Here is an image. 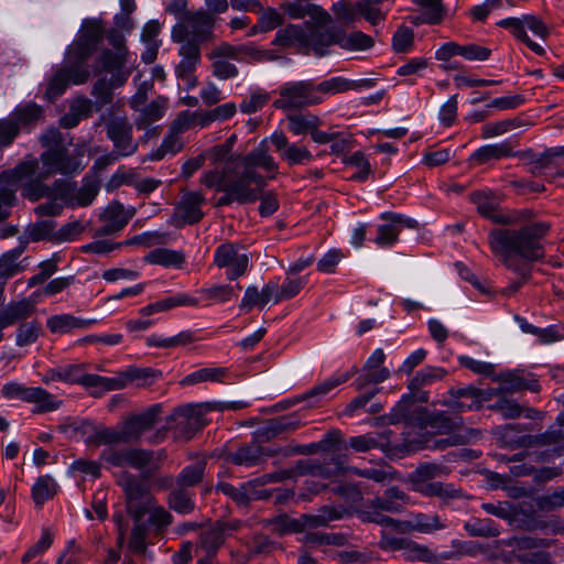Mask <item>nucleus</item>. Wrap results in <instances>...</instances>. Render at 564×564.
I'll use <instances>...</instances> for the list:
<instances>
[{"label":"nucleus","mask_w":564,"mask_h":564,"mask_svg":"<svg viewBox=\"0 0 564 564\" xmlns=\"http://www.w3.org/2000/svg\"><path fill=\"white\" fill-rule=\"evenodd\" d=\"M550 230V225L535 221L519 228H496L488 234L491 252L500 259L503 265L521 275L523 280L531 276L530 268L519 263L514 257L528 261H536L544 257L543 239Z\"/></svg>","instance_id":"obj_1"},{"label":"nucleus","mask_w":564,"mask_h":564,"mask_svg":"<svg viewBox=\"0 0 564 564\" xmlns=\"http://www.w3.org/2000/svg\"><path fill=\"white\" fill-rule=\"evenodd\" d=\"M127 51L124 46L117 45L116 51L105 50L93 65L96 76L110 74V78L101 77L93 86L91 95L98 109L109 105L113 98V90L126 84L130 76L127 65Z\"/></svg>","instance_id":"obj_2"},{"label":"nucleus","mask_w":564,"mask_h":564,"mask_svg":"<svg viewBox=\"0 0 564 564\" xmlns=\"http://www.w3.org/2000/svg\"><path fill=\"white\" fill-rule=\"evenodd\" d=\"M200 182L208 188L225 193L216 202L217 207L228 206L234 202L252 203L260 197L257 188L250 187L227 163L221 172L215 169L203 173Z\"/></svg>","instance_id":"obj_3"},{"label":"nucleus","mask_w":564,"mask_h":564,"mask_svg":"<svg viewBox=\"0 0 564 564\" xmlns=\"http://www.w3.org/2000/svg\"><path fill=\"white\" fill-rule=\"evenodd\" d=\"M268 140H263L260 144L254 148L245 156H237L227 162L232 167L236 174L239 175L250 187L253 184L258 191V195L261 189L267 185L265 177L257 172V167L262 169L269 174V178H274L278 174L279 164L274 158L269 153L267 144Z\"/></svg>","instance_id":"obj_4"},{"label":"nucleus","mask_w":564,"mask_h":564,"mask_svg":"<svg viewBox=\"0 0 564 564\" xmlns=\"http://www.w3.org/2000/svg\"><path fill=\"white\" fill-rule=\"evenodd\" d=\"M40 164L36 159L20 163L14 170L0 174V184L3 185V200L9 203L17 191L18 183L22 185V195L31 200H37L48 194L44 184L46 178L39 177Z\"/></svg>","instance_id":"obj_5"},{"label":"nucleus","mask_w":564,"mask_h":564,"mask_svg":"<svg viewBox=\"0 0 564 564\" xmlns=\"http://www.w3.org/2000/svg\"><path fill=\"white\" fill-rule=\"evenodd\" d=\"M215 23L214 15L204 9L186 12L182 21L173 26L172 41L174 43L197 44L200 47L203 42L213 36Z\"/></svg>","instance_id":"obj_6"},{"label":"nucleus","mask_w":564,"mask_h":564,"mask_svg":"<svg viewBox=\"0 0 564 564\" xmlns=\"http://www.w3.org/2000/svg\"><path fill=\"white\" fill-rule=\"evenodd\" d=\"M220 404L205 402L199 404H187L174 411L171 416L173 422L169 429L173 430L174 438L178 441H189L196 432L200 431L206 424V414L212 411H221Z\"/></svg>","instance_id":"obj_7"},{"label":"nucleus","mask_w":564,"mask_h":564,"mask_svg":"<svg viewBox=\"0 0 564 564\" xmlns=\"http://www.w3.org/2000/svg\"><path fill=\"white\" fill-rule=\"evenodd\" d=\"M84 152L80 149L69 151L65 147L45 150L37 160L40 164L39 177L48 178L55 174L65 176L78 174L85 167Z\"/></svg>","instance_id":"obj_8"},{"label":"nucleus","mask_w":564,"mask_h":564,"mask_svg":"<svg viewBox=\"0 0 564 564\" xmlns=\"http://www.w3.org/2000/svg\"><path fill=\"white\" fill-rule=\"evenodd\" d=\"M343 513V509L325 506L321 508L316 514L304 513L296 519L286 514L278 516L271 520V524L278 534L285 535L300 533L306 529L327 527L332 521L341 519Z\"/></svg>","instance_id":"obj_9"},{"label":"nucleus","mask_w":564,"mask_h":564,"mask_svg":"<svg viewBox=\"0 0 564 564\" xmlns=\"http://www.w3.org/2000/svg\"><path fill=\"white\" fill-rule=\"evenodd\" d=\"M335 20L343 25H352L365 19L370 25L377 26L386 20L387 13L380 8L369 6V0H339L332 6Z\"/></svg>","instance_id":"obj_10"},{"label":"nucleus","mask_w":564,"mask_h":564,"mask_svg":"<svg viewBox=\"0 0 564 564\" xmlns=\"http://www.w3.org/2000/svg\"><path fill=\"white\" fill-rule=\"evenodd\" d=\"M498 26L506 29L520 42L524 43L533 53L543 55L545 50L542 45L531 40L525 29H529L534 35L545 40L550 35L547 25L536 15L525 14L521 18H507L497 23Z\"/></svg>","instance_id":"obj_11"},{"label":"nucleus","mask_w":564,"mask_h":564,"mask_svg":"<svg viewBox=\"0 0 564 564\" xmlns=\"http://www.w3.org/2000/svg\"><path fill=\"white\" fill-rule=\"evenodd\" d=\"M321 104L313 80L288 82L279 88V98L273 106L278 109H300Z\"/></svg>","instance_id":"obj_12"},{"label":"nucleus","mask_w":564,"mask_h":564,"mask_svg":"<svg viewBox=\"0 0 564 564\" xmlns=\"http://www.w3.org/2000/svg\"><path fill=\"white\" fill-rule=\"evenodd\" d=\"M120 485L124 492L128 514L137 521L143 519L154 502L149 486L131 474L124 475Z\"/></svg>","instance_id":"obj_13"},{"label":"nucleus","mask_w":564,"mask_h":564,"mask_svg":"<svg viewBox=\"0 0 564 564\" xmlns=\"http://www.w3.org/2000/svg\"><path fill=\"white\" fill-rule=\"evenodd\" d=\"M160 412L161 406L156 404L140 414L129 416L118 425L120 442L124 444L138 442L155 426Z\"/></svg>","instance_id":"obj_14"},{"label":"nucleus","mask_w":564,"mask_h":564,"mask_svg":"<svg viewBox=\"0 0 564 564\" xmlns=\"http://www.w3.org/2000/svg\"><path fill=\"white\" fill-rule=\"evenodd\" d=\"M214 262L217 267L226 269V275L229 280H236L246 273L249 257L241 252L238 245L228 242L216 248Z\"/></svg>","instance_id":"obj_15"},{"label":"nucleus","mask_w":564,"mask_h":564,"mask_svg":"<svg viewBox=\"0 0 564 564\" xmlns=\"http://www.w3.org/2000/svg\"><path fill=\"white\" fill-rule=\"evenodd\" d=\"M178 55L181 61L175 66L174 73L178 82L183 83L185 90H192L198 84L197 76L195 75L198 65L200 64V47L197 44L177 43Z\"/></svg>","instance_id":"obj_16"},{"label":"nucleus","mask_w":564,"mask_h":564,"mask_svg":"<svg viewBox=\"0 0 564 564\" xmlns=\"http://www.w3.org/2000/svg\"><path fill=\"white\" fill-rule=\"evenodd\" d=\"M89 77L90 73L85 67H61L48 80L45 97L53 101L65 93L69 84L82 85Z\"/></svg>","instance_id":"obj_17"},{"label":"nucleus","mask_w":564,"mask_h":564,"mask_svg":"<svg viewBox=\"0 0 564 564\" xmlns=\"http://www.w3.org/2000/svg\"><path fill=\"white\" fill-rule=\"evenodd\" d=\"M427 401L429 393L426 391H411L410 394L403 395L392 409L389 415L390 422L395 424L403 421L413 424L416 421H422V417L427 414V411L426 409L414 406V403H426Z\"/></svg>","instance_id":"obj_18"},{"label":"nucleus","mask_w":564,"mask_h":564,"mask_svg":"<svg viewBox=\"0 0 564 564\" xmlns=\"http://www.w3.org/2000/svg\"><path fill=\"white\" fill-rule=\"evenodd\" d=\"M56 186L65 203L72 207L89 206L99 192V182L90 177H84L79 188L72 182H57Z\"/></svg>","instance_id":"obj_19"},{"label":"nucleus","mask_w":564,"mask_h":564,"mask_svg":"<svg viewBox=\"0 0 564 564\" xmlns=\"http://www.w3.org/2000/svg\"><path fill=\"white\" fill-rule=\"evenodd\" d=\"M204 203L205 197L200 193H184L175 207V212L170 219V224L175 227L197 224L204 216L202 212V205Z\"/></svg>","instance_id":"obj_20"},{"label":"nucleus","mask_w":564,"mask_h":564,"mask_svg":"<svg viewBox=\"0 0 564 564\" xmlns=\"http://www.w3.org/2000/svg\"><path fill=\"white\" fill-rule=\"evenodd\" d=\"M386 354L382 348H377L366 360L360 375L354 382L357 390L365 389L368 384H378L390 378V369L384 367Z\"/></svg>","instance_id":"obj_21"},{"label":"nucleus","mask_w":564,"mask_h":564,"mask_svg":"<svg viewBox=\"0 0 564 564\" xmlns=\"http://www.w3.org/2000/svg\"><path fill=\"white\" fill-rule=\"evenodd\" d=\"M269 140L279 153L281 160L290 166L307 164L314 158L305 145L290 142L289 138L283 132H274Z\"/></svg>","instance_id":"obj_22"},{"label":"nucleus","mask_w":564,"mask_h":564,"mask_svg":"<svg viewBox=\"0 0 564 564\" xmlns=\"http://www.w3.org/2000/svg\"><path fill=\"white\" fill-rule=\"evenodd\" d=\"M107 135L113 142L115 153L121 156L132 155L137 143L132 139V124L127 118H113L107 123Z\"/></svg>","instance_id":"obj_23"},{"label":"nucleus","mask_w":564,"mask_h":564,"mask_svg":"<svg viewBox=\"0 0 564 564\" xmlns=\"http://www.w3.org/2000/svg\"><path fill=\"white\" fill-rule=\"evenodd\" d=\"M134 209H126L122 204L112 202L100 215L102 225L96 230V234L109 236L121 231L134 216Z\"/></svg>","instance_id":"obj_24"},{"label":"nucleus","mask_w":564,"mask_h":564,"mask_svg":"<svg viewBox=\"0 0 564 564\" xmlns=\"http://www.w3.org/2000/svg\"><path fill=\"white\" fill-rule=\"evenodd\" d=\"M308 28L310 22H304L303 24H289L276 32L273 44L283 48H308Z\"/></svg>","instance_id":"obj_25"},{"label":"nucleus","mask_w":564,"mask_h":564,"mask_svg":"<svg viewBox=\"0 0 564 564\" xmlns=\"http://www.w3.org/2000/svg\"><path fill=\"white\" fill-rule=\"evenodd\" d=\"M28 247L26 239H20L17 247L0 256V280L7 281L15 274L23 272L28 267V258L21 256Z\"/></svg>","instance_id":"obj_26"},{"label":"nucleus","mask_w":564,"mask_h":564,"mask_svg":"<svg viewBox=\"0 0 564 564\" xmlns=\"http://www.w3.org/2000/svg\"><path fill=\"white\" fill-rule=\"evenodd\" d=\"M279 303L278 281H269L261 291L257 286L250 285L246 289L241 300L240 308L250 311L253 307L262 310L269 302Z\"/></svg>","instance_id":"obj_27"},{"label":"nucleus","mask_w":564,"mask_h":564,"mask_svg":"<svg viewBox=\"0 0 564 564\" xmlns=\"http://www.w3.org/2000/svg\"><path fill=\"white\" fill-rule=\"evenodd\" d=\"M226 527L227 524L223 521H217L213 525L203 530L196 544V555L202 552L203 555L215 558L219 547L225 542Z\"/></svg>","instance_id":"obj_28"},{"label":"nucleus","mask_w":564,"mask_h":564,"mask_svg":"<svg viewBox=\"0 0 564 564\" xmlns=\"http://www.w3.org/2000/svg\"><path fill=\"white\" fill-rule=\"evenodd\" d=\"M470 200L476 205L478 213L496 224H511L512 218L498 212L499 200L491 192L477 191L470 194Z\"/></svg>","instance_id":"obj_29"},{"label":"nucleus","mask_w":564,"mask_h":564,"mask_svg":"<svg viewBox=\"0 0 564 564\" xmlns=\"http://www.w3.org/2000/svg\"><path fill=\"white\" fill-rule=\"evenodd\" d=\"M381 218L388 221L377 227L375 243L382 248L392 247L397 242L401 229L404 226L411 227L410 221L405 220L401 215L383 214Z\"/></svg>","instance_id":"obj_30"},{"label":"nucleus","mask_w":564,"mask_h":564,"mask_svg":"<svg viewBox=\"0 0 564 564\" xmlns=\"http://www.w3.org/2000/svg\"><path fill=\"white\" fill-rule=\"evenodd\" d=\"M401 532L415 531L432 534L447 528L445 521L436 513H413L409 520L401 521Z\"/></svg>","instance_id":"obj_31"},{"label":"nucleus","mask_w":564,"mask_h":564,"mask_svg":"<svg viewBox=\"0 0 564 564\" xmlns=\"http://www.w3.org/2000/svg\"><path fill=\"white\" fill-rule=\"evenodd\" d=\"M96 319H86L74 316L72 314H56L46 319V327L52 334L65 335L72 333L74 329H88Z\"/></svg>","instance_id":"obj_32"},{"label":"nucleus","mask_w":564,"mask_h":564,"mask_svg":"<svg viewBox=\"0 0 564 564\" xmlns=\"http://www.w3.org/2000/svg\"><path fill=\"white\" fill-rule=\"evenodd\" d=\"M34 312L35 304L30 299L10 302L0 310V332L18 322L28 319Z\"/></svg>","instance_id":"obj_33"},{"label":"nucleus","mask_w":564,"mask_h":564,"mask_svg":"<svg viewBox=\"0 0 564 564\" xmlns=\"http://www.w3.org/2000/svg\"><path fill=\"white\" fill-rule=\"evenodd\" d=\"M80 431L87 435L85 443L89 446L120 444L119 430L117 427L97 426L90 421H84Z\"/></svg>","instance_id":"obj_34"},{"label":"nucleus","mask_w":564,"mask_h":564,"mask_svg":"<svg viewBox=\"0 0 564 564\" xmlns=\"http://www.w3.org/2000/svg\"><path fill=\"white\" fill-rule=\"evenodd\" d=\"M516 147L517 142L511 139H507L499 143L482 145L471 154L470 160L482 165L491 160L510 158L514 155L513 150Z\"/></svg>","instance_id":"obj_35"},{"label":"nucleus","mask_w":564,"mask_h":564,"mask_svg":"<svg viewBox=\"0 0 564 564\" xmlns=\"http://www.w3.org/2000/svg\"><path fill=\"white\" fill-rule=\"evenodd\" d=\"M410 501L409 496L398 487L388 488L382 496L369 501V507L386 512L399 513Z\"/></svg>","instance_id":"obj_36"},{"label":"nucleus","mask_w":564,"mask_h":564,"mask_svg":"<svg viewBox=\"0 0 564 564\" xmlns=\"http://www.w3.org/2000/svg\"><path fill=\"white\" fill-rule=\"evenodd\" d=\"M283 10L291 19L308 17L318 25H326L332 22V15L319 6L313 3L300 4L290 2L283 6Z\"/></svg>","instance_id":"obj_37"},{"label":"nucleus","mask_w":564,"mask_h":564,"mask_svg":"<svg viewBox=\"0 0 564 564\" xmlns=\"http://www.w3.org/2000/svg\"><path fill=\"white\" fill-rule=\"evenodd\" d=\"M77 383L87 389H94L91 394L95 397H99L107 391L122 389V381L119 380L118 376L110 378L94 373H86L83 364Z\"/></svg>","instance_id":"obj_38"},{"label":"nucleus","mask_w":564,"mask_h":564,"mask_svg":"<svg viewBox=\"0 0 564 564\" xmlns=\"http://www.w3.org/2000/svg\"><path fill=\"white\" fill-rule=\"evenodd\" d=\"M323 25L310 23V46L318 56L327 54V48L330 45H338L340 29L322 30Z\"/></svg>","instance_id":"obj_39"},{"label":"nucleus","mask_w":564,"mask_h":564,"mask_svg":"<svg viewBox=\"0 0 564 564\" xmlns=\"http://www.w3.org/2000/svg\"><path fill=\"white\" fill-rule=\"evenodd\" d=\"M403 556L406 561H421L430 564H442V560H452L457 556L454 552H443L440 555L434 554L427 546L408 539Z\"/></svg>","instance_id":"obj_40"},{"label":"nucleus","mask_w":564,"mask_h":564,"mask_svg":"<svg viewBox=\"0 0 564 564\" xmlns=\"http://www.w3.org/2000/svg\"><path fill=\"white\" fill-rule=\"evenodd\" d=\"M26 403L33 404V414L55 412L63 405V401L42 387H32Z\"/></svg>","instance_id":"obj_41"},{"label":"nucleus","mask_w":564,"mask_h":564,"mask_svg":"<svg viewBox=\"0 0 564 564\" xmlns=\"http://www.w3.org/2000/svg\"><path fill=\"white\" fill-rule=\"evenodd\" d=\"M452 399L443 404L456 412L478 409L480 406V391L474 387L451 390Z\"/></svg>","instance_id":"obj_42"},{"label":"nucleus","mask_w":564,"mask_h":564,"mask_svg":"<svg viewBox=\"0 0 564 564\" xmlns=\"http://www.w3.org/2000/svg\"><path fill=\"white\" fill-rule=\"evenodd\" d=\"M167 108V98L159 96L148 105L140 107L139 116L135 119V126L138 129H148L152 123L163 118Z\"/></svg>","instance_id":"obj_43"},{"label":"nucleus","mask_w":564,"mask_h":564,"mask_svg":"<svg viewBox=\"0 0 564 564\" xmlns=\"http://www.w3.org/2000/svg\"><path fill=\"white\" fill-rule=\"evenodd\" d=\"M497 381L501 384L499 388L500 392L513 393L521 390L536 392L539 390V383L536 380H527L522 372L518 370L499 373Z\"/></svg>","instance_id":"obj_44"},{"label":"nucleus","mask_w":564,"mask_h":564,"mask_svg":"<svg viewBox=\"0 0 564 564\" xmlns=\"http://www.w3.org/2000/svg\"><path fill=\"white\" fill-rule=\"evenodd\" d=\"M358 371L359 369L356 366H352L349 370L345 372L335 373L332 377L327 378L326 380L314 386L310 391L306 392L305 398L322 399L339 384L347 382Z\"/></svg>","instance_id":"obj_45"},{"label":"nucleus","mask_w":564,"mask_h":564,"mask_svg":"<svg viewBox=\"0 0 564 564\" xmlns=\"http://www.w3.org/2000/svg\"><path fill=\"white\" fill-rule=\"evenodd\" d=\"M145 260L151 264L164 268L182 269L185 263V254L181 250L156 248L149 252Z\"/></svg>","instance_id":"obj_46"},{"label":"nucleus","mask_w":564,"mask_h":564,"mask_svg":"<svg viewBox=\"0 0 564 564\" xmlns=\"http://www.w3.org/2000/svg\"><path fill=\"white\" fill-rule=\"evenodd\" d=\"M416 422L425 427H431L440 435L453 434L460 424V422L451 419L444 412L426 414L422 417V421Z\"/></svg>","instance_id":"obj_47"},{"label":"nucleus","mask_w":564,"mask_h":564,"mask_svg":"<svg viewBox=\"0 0 564 564\" xmlns=\"http://www.w3.org/2000/svg\"><path fill=\"white\" fill-rule=\"evenodd\" d=\"M337 41L338 46L346 51H367L375 45V40L361 31L346 33L344 30H340Z\"/></svg>","instance_id":"obj_48"},{"label":"nucleus","mask_w":564,"mask_h":564,"mask_svg":"<svg viewBox=\"0 0 564 564\" xmlns=\"http://www.w3.org/2000/svg\"><path fill=\"white\" fill-rule=\"evenodd\" d=\"M80 367L82 364H72L51 368L43 375L42 382L45 384L56 381L77 383L80 375Z\"/></svg>","instance_id":"obj_49"},{"label":"nucleus","mask_w":564,"mask_h":564,"mask_svg":"<svg viewBox=\"0 0 564 564\" xmlns=\"http://www.w3.org/2000/svg\"><path fill=\"white\" fill-rule=\"evenodd\" d=\"M161 371L152 368H130L124 372L118 375L120 381H122V389L131 382H139V386L145 387L154 382L155 379L161 377Z\"/></svg>","instance_id":"obj_50"},{"label":"nucleus","mask_w":564,"mask_h":564,"mask_svg":"<svg viewBox=\"0 0 564 564\" xmlns=\"http://www.w3.org/2000/svg\"><path fill=\"white\" fill-rule=\"evenodd\" d=\"M288 129L294 135H303L311 133L315 126L321 124L318 117L307 113H294L286 117Z\"/></svg>","instance_id":"obj_51"},{"label":"nucleus","mask_w":564,"mask_h":564,"mask_svg":"<svg viewBox=\"0 0 564 564\" xmlns=\"http://www.w3.org/2000/svg\"><path fill=\"white\" fill-rule=\"evenodd\" d=\"M183 149V141L181 135L176 134L172 130H169V133L164 137L161 145L149 153L147 158L151 161H160L165 155H174L178 153Z\"/></svg>","instance_id":"obj_52"},{"label":"nucleus","mask_w":564,"mask_h":564,"mask_svg":"<svg viewBox=\"0 0 564 564\" xmlns=\"http://www.w3.org/2000/svg\"><path fill=\"white\" fill-rule=\"evenodd\" d=\"M562 440H564V429H556V430L550 429V430L545 431L544 433L535 435V436L523 435L519 438L518 443L520 446L531 447L534 445H540V446L552 445V444L558 443Z\"/></svg>","instance_id":"obj_53"},{"label":"nucleus","mask_w":564,"mask_h":564,"mask_svg":"<svg viewBox=\"0 0 564 564\" xmlns=\"http://www.w3.org/2000/svg\"><path fill=\"white\" fill-rule=\"evenodd\" d=\"M445 375L446 370L441 367H424L411 379L409 389L410 391L420 390L434 381L442 380Z\"/></svg>","instance_id":"obj_54"},{"label":"nucleus","mask_w":564,"mask_h":564,"mask_svg":"<svg viewBox=\"0 0 564 564\" xmlns=\"http://www.w3.org/2000/svg\"><path fill=\"white\" fill-rule=\"evenodd\" d=\"M206 469V460L199 459L192 465H188L182 469L177 476V485L181 488L193 487L199 484L204 477Z\"/></svg>","instance_id":"obj_55"},{"label":"nucleus","mask_w":564,"mask_h":564,"mask_svg":"<svg viewBox=\"0 0 564 564\" xmlns=\"http://www.w3.org/2000/svg\"><path fill=\"white\" fill-rule=\"evenodd\" d=\"M414 489L424 496L440 498L458 497V490L451 484L443 482H414Z\"/></svg>","instance_id":"obj_56"},{"label":"nucleus","mask_w":564,"mask_h":564,"mask_svg":"<svg viewBox=\"0 0 564 564\" xmlns=\"http://www.w3.org/2000/svg\"><path fill=\"white\" fill-rule=\"evenodd\" d=\"M464 528L470 536L496 538L500 534L491 519L473 518L465 522Z\"/></svg>","instance_id":"obj_57"},{"label":"nucleus","mask_w":564,"mask_h":564,"mask_svg":"<svg viewBox=\"0 0 564 564\" xmlns=\"http://www.w3.org/2000/svg\"><path fill=\"white\" fill-rule=\"evenodd\" d=\"M300 426V421L294 416H280L268 422L263 432L261 433L268 440L275 437L282 433L295 431Z\"/></svg>","instance_id":"obj_58"},{"label":"nucleus","mask_w":564,"mask_h":564,"mask_svg":"<svg viewBox=\"0 0 564 564\" xmlns=\"http://www.w3.org/2000/svg\"><path fill=\"white\" fill-rule=\"evenodd\" d=\"M264 452L259 445H245L230 454L229 459L235 465L253 466L258 464Z\"/></svg>","instance_id":"obj_59"},{"label":"nucleus","mask_w":564,"mask_h":564,"mask_svg":"<svg viewBox=\"0 0 564 564\" xmlns=\"http://www.w3.org/2000/svg\"><path fill=\"white\" fill-rule=\"evenodd\" d=\"M18 123L19 130L35 123L42 118V108L36 104L18 107L9 117Z\"/></svg>","instance_id":"obj_60"},{"label":"nucleus","mask_w":564,"mask_h":564,"mask_svg":"<svg viewBox=\"0 0 564 564\" xmlns=\"http://www.w3.org/2000/svg\"><path fill=\"white\" fill-rule=\"evenodd\" d=\"M315 87L317 97L321 98V102H323L327 96L349 91L348 78L341 76L323 80L319 84H315Z\"/></svg>","instance_id":"obj_61"},{"label":"nucleus","mask_w":564,"mask_h":564,"mask_svg":"<svg viewBox=\"0 0 564 564\" xmlns=\"http://www.w3.org/2000/svg\"><path fill=\"white\" fill-rule=\"evenodd\" d=\"M56 494V482L51 476H41L32 487V497L36 505H42Z\"/></svg>","instance_id":"obj_62"},{"label":"nucleus","mask_w":564,"mask_h":564,"mask_svg":"<svg viewBox=\"0 0 564 564\" xmlns=\"http://www.w3.org/2000/svg\"><path fill=\"white\" fill-rule=\"evenodd\" d=\"M155 453L153 451L143 449V448H127V466H130L134 469H143L147 466H153V468H158L159 465L154 464Z\"/></svg>","instance_id":"obj_63"},{"label":"nucleus","mask_w":564,"mask_h":564,"mask_svg":"<svg viewBox=\"0 0 564 564\" xmlns=\"http://www.w3.org/2000/svg\"><path fill=\"white\" fill-rule=\"evenodd\" d=\"M344 163L357 169V172L350 176L352 181L365 182L371 172L370 163L361 151H356L347 156Z\"/></svg>","instance_id":"obj_64"}]
</instances>
